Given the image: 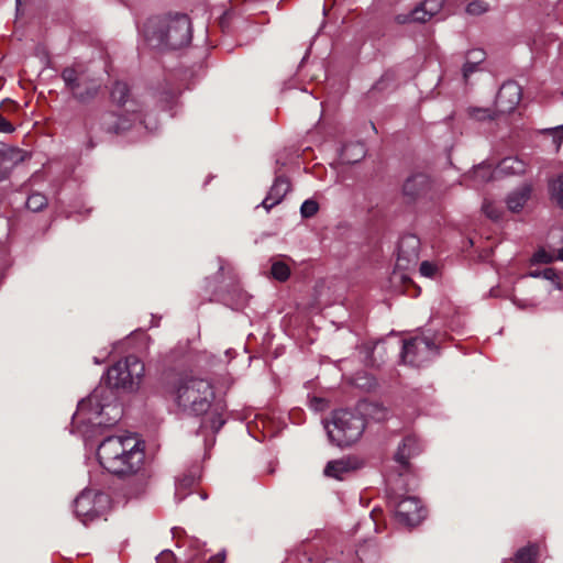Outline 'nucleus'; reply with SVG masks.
<instances>
[{"mask_svg": "<svg viewBox=\"0 0 563 563\" xmlns=\"http://www.w3.org/2000/svg\"><path fill=\"white\" fill-rule=\"evenodd\" d=\"M145 367L139 357L129 355L117 362L107 372V386H98L77 407L75 419L92 426H113L121 416L122 409L113 389L134 390L144 376Z\"/></svg>", "mask_w": 563, "mask_h": 563, "instance_id": "f257e3e1", "label": "nucleus"}, {"mask_svg": "<svg viewBox=\"0 0 563 563\" xmlns=\"http://www.w3.org/2000/svg\"><path fill=\"white\" fill-rule=\"evenodd\" d=\"M97 457L110 473L126 476L137 473L144 462L140 441L133 435L106 438L98 446Z\"/></svg>", "mask_w": 563, "mask_h": 563, "instance_id": "f03ea898", "label": "nucleus"}, {"mask_svg": "<svg viewBox=\"0 0 563 563\" xmlns=\"http://www.w3.org/2000/svg\"><path fill=\"white\" fill-rule=\"evenodd\" d=\"M191 38L192 25L186 14L158 18L152 22L148 30L150 42L163 49H181L190 44Z\"/></svg>", "mask_w": 563, "mask_h": 563, "instance_id": "7ed1b4c3", "label": "nucleus"}, {"mask_svg": "<svg viewBox=\"0 0 563 563\" xmlns=\"http://www.w3.org/2000/svg\"><path fill=\"white\" fill-rule=\"evenodd\" d=\"M174 393L177 406L184 412L195 416L206 413L214 399L211 384L195 376L180 377L175 384Z\"/></svg>", "mask_w": 563, "mask_h": 563, "instance_id": "20e7f679", "label": "nucleus"}, {"mask_svg": "<svg viewBox=\"0 0 563 563\" xmlns=\"http://www.w3.org/2000/svg\"><path fill=\"white\" fill-rule=\"evenodd\" d=\"M329 440L338 446H347L356 442L365 429L361 415L349 410H336L331 421L325 422Z\"/></svg>", "mask_w": 563, "mask_h": 563, "instance_id": "39448f33", "label": "nucleus"}, {"mask_svg": "<svg viewBox=\"0 0 563 563\" xmlns=\"http://www.w3.org/2000/svg\"><path fill=\"white\" fill-rule=\"evenodd\" d=\"M60 76L71 97L79 103H90L98 97L101 90L100 80L91 76L87 70L66 67Z\"/></svg>", "mask_w": 563, "mask_h": 563, "instance_id": "423d86ee", "label": "nucleus"}, {"mask_svg": "<svg viewBox=\"0 0 563 563\" xmlns=\"http://www.w3.org/2000/svg\"><path fill=\"white\" fill-rule=\"evenodd\" d=\"M438 346L426 336H416L404 342L401 358L412 366H422L438 355Z\"/></svg>", "mask_w": 563, "mask_h": 563, "instance_id": "0eeeda50", "label": "nucleus"}, {"mask_svg": "<svg viewBox=\"0 0 563 563\" xmlns=\"http://www.w3.org/2000/svg\"><path fill=\"white\" fill-rule=\"evenodd\" d=\"M107 496L90 489L81 492L74 501L76 517L84 523L93 520L102 512Z\"/></svg>", "mask_w": 563, "mask_h": 563, "instance_id": "6e6552de", "label": "nucleus"}, {"mask_svg": "<svg viewBox=\"0 0 563 563\" xmlns=\"http://www.w3.org/2000/svg\"><path fill=\"white\" fill-rule=\"evenodd\" d=\"M420 240L415 234L404 235L398 244L396 266L398 269L408 271L415 267L419 261Z\"/></svg>", "mask_w": 563, "mask_h": 563, "instance_id": "1a4fd4ad", "label": "nucleus"}, {"mask_svg": "<svg viewBox=\"0 0 563 563\" xmlns=\"http://www.w3.org/2000/svg\"><path fill=\"white\" fill-rule=\"evenodd\" d=\"M396 518L405 526L415 527L424 518V509L416 497H406L396 506Z\"/></svg>", "mask_w": 563, "mask_h": 563, "instance_id": "9d476101", "label": "nucleus"}, {"mask_svg": "<svg viewBox=\"0 0 563 563\" xmlns=\"http://www.w3.org/2000/svg\"><path fill=\"white\" fill-rule=\"evenodd\" d=\"M521 100V87L516 81L501 85L495 100L497 114L510 113Z\"/></svg>", "mask_w": 563, "mask_h": 563, "instance_id": "9b49d317", "label": "nucleus"}, {"mask_svg": "<svg viewBox=\"0 0 563 563\" xmlns=\"http://www.w3.org/2000/svg\"><path fill=\"white\" fill-rule=\"evenodd\" d=\"M363 462L356 456H343L338 460L329 461L323 470V473L328 477L342 481L352 472L361 468Z\"/></svg>", "mask_w": 563, "mask_h": 563, "instance_id": "f8f14e48", "label": "nucleus"}, {"mask_svg": "<svg viewBox=\"0 0 563 563\" xmlns=\"http://www.w3.org/2000/svg\"><path fill=\"white\" fill-rule=\"evenodd\" d=\"M429 187L430 179L427 175L415 174L406 179L402 190L406 196L417 198L427 192Z\"/></svg>", "mask_w": 563, "mask_h": 563, "instance_id": "ddd939ff", "label": "nucleus"}, {"mask_svg": "<svg viewBox=\"0 0 563 563\" xmlns=\"http://www.w3.org/2000/svg\"><path fill=\"white\" fill-rule=\"evenodd\" d=\"M441 9L439 0H426L410 12L413 22L424 23L434 16Z\"/></svg>", "mask_w": 563, "mask_h": 563, "instance_id": "4468645a", "label": "nucleus"}, {"mask_svg": "<svg viewBox=\"0 0 563 563\" xmlns=\"http://www.w3.org/2000/svg\"><path fill=\"white\" fill-rule=\"evenodd\" d=\"M130 119L117 117L112 112L104 113L101 118V128L108 133L119 134L131 128Z\"/></svg>", "mask_w": 563, "mask_h": 563, "instance_id": "2eb2a0df", "label": "nucleus"}, {"mask_svg": "<svg viewBox=\"0 0 563 563\" xmlns=\"http://www.w3.org/2000/svg\"><path fill=\"white\" fill-rule=\"evenodd\" d=\"M418 442L413 437H407L398 446L395 454V461L406 470L409 465V459L418 453Z\"/></svg>", "mask_w": 563, "mask_h": 563, "instance_id": "dca6fc26", "label": "nucleus"}, {"mask_svg": "<svg viewBox=\"0 0 563 563\" xmlns=\"http://www.w3.org/2000/svg\"><path fill=\"white\" fill-rule=\"evenodd\" d=\"M129 87L125 82L117 81L111 89V99L119 106L126 107L128 112L135 113L137 111L135 102L129 100Z\"/></svg>", "mask_w": 563, "mask_h": 563, "instance_id": "f3484780", "label": "nucleus"}, {"mask_svg": "<svg viewBox=\"0 0 563 563\" xmlns=\"http://www.w3.org/2000/svg\"><path fill=\"white\" fill-rule=\"evenodd\" d=\"M531 194L530 185H522L518 189L508 195L506 203L511 212L520 211L529 200Z\"/></svg>", "mask_w": 563, "mask_h": 563, "instance_id": "a211bd4d", "label": "nucleus"}, {"mask_svg": "<svg viewBox=\"0 0 563 563\" xmlns=\"http://www.w3.org/2000/svg\"><path fill=\"white\" fill-rule=\"evenodd\" d=\"M366 150L362 142L345 144L342 148L341 157L349 164L360 162L365 156Z\"/></svg>", "mask_w": 563, "mask_h": 563, "instance_id": "6ab92c4d", "label": "nucleus"}, {"mask_svg": "<svg viewBox=\"0 0 563 563\" xmlns=\"http://www.w3.org/2000/svg\"><path fill=\"white\" fill-rule=\"evenodd\" d=\"M498 172L504 175H522L526 163L518 157H506L498 165Z\"/></svg>", "mask_w": 563, "mask_h": 563, "instance_id": "aec40b11", "label": "nucleus"}, {"mask_svg": "<svg viewBox=\"0 0 563 563\" xmlns=\"http://www.w3.org/2000/svg\"><path fill=\"white\" fill-rule=\"evenodd\" d=\"M290 190V183L284 176H278L275 178L273 186L268 191V196L275 200V202H280L287 192Z\"/></svg>", "mask_w": 563, "mask_h": 563, "instance_id": "412c9836", "label": "nucleus"}, {"mask_svg": "<svg viewBox=\"0 0 563 563\" xmlns=\"http://www.w3.org/2000/svg\"><path fill=\"white\" fill-rule=\"evenodd\" d=\"M549 189L552 201L563 209V175L553 179L549 185Z\"/></svg>", "mask_w": 563, "mask_h": 563, "instance_id": "4be33fe9", "label": "nucleus"}, {"mask_svg": "<svg viewBox=\"0 0 563 563\" xmlns=\"http://www.w3.org/2000/svg\"><path fill=\"white\" fill-rule=\"evenodd\" d=\"M538 547L534 544L520 549L515 558V563H536Z\"/></svg>", "mask_w": 563, "mask_h": 563, "instance_id": "5701e85b", "label": "nucleus"}, {"mask_svg": "<svg viewBox=\"0 0 563 563\" xmlns=\"http://www.w3.org/2000/svg\"><path fill=\"white\" fill-rule=\"evenodd\" d=\"M25 205L29 210L38 212L47 206V198L41 192H33L27 197Z\"/></svg>", "mask_w": 563, "mask_h": 563, "instance_id": "b1692460", "label": "nucleus"}, {"mask_svg": "<svg viewBox=\"0 0 563 563\" xmlns=\"http://www.w3.org/2000/svg\"><path fill=\"white\" fill-rule=\"evenodd\" d=\"M26 157V153L20 148H8L3 152L0 161L3 162L4 165L7 163H11V167L20 162H23Z\"/></svg>", "mask_w": 563, "mask_h": 563, "instance_id": "393cba45", "label": "nucleus"}, {"mask_svg": "<svg viewBox=\"0 0 563 563\" xmlns=\"http://www.w3.org/2000/svg\"><path fill=\"white\" fill-rule=\"evenodd\" d=\"M271 274L275 279L285 282L290 275V269L286 263L276 261L272 264Z\"/></svg>", "mask_w": 563, "mask_h": 563, "instance_id": "a878e982", "label": "nucleus"}, {"mask_svg": "<svg viewBox=\"0 0 563 563\" xmlns=\"http://www.w3.org/2000/svg\"><path fill=\"white\" fill-rule=\"evenodd\" d=\"M467 114L470 118L481 121L485 119L494 120L497 115V112L492 111L488 108L471 107L467 109Z\"/></svg>", "mask_w": 563, "mask_h": 563, "instance_id": "bb28decb", "label": "nucleus"}, {"mask_svg": "<svg viewBox=\"0 0 563 563\" xmlns=\"http://www.w3.org/2000/svg\"><path fill=\"white\" fill-rule=\"evenodd\" d=\"M224 424V420L218 413H212L208 419H205L201 423V428L211 429L213 432H218Z\"/></svg>", "mask_w": 563, "mask_h": 563, "instance_id": "cd10ccee", "label": "nucleus"}, {"mask_svg": "<svg viewBox=\"0 0 563 563\" xmlns=\"http://www.w3.org/2000/svg\"><path fill=\"white\" fill-rule=\"evenodd\" d=\"M318 210L319 205L312 199L305 200L300 207V213L302 218H311L318 212Z\"/></svg>", "mask_w": 563, "mask_h": 563, "instance_id": "c85d7f7f", "label": "nucleus"}, {"mask_svg": "<svg viewBox=\"0 0 563 563\" xmlns=\"http://www.w3.org/2000/svg\"><path fill=\"white\" fill-rule=\"evenodd\" d=\"M489 9V5L481 0H474L470 2L466 7V12L472 15H479L485 12H487Z\"/></svg>", "mask_w": 563, "mask_h": 563, "instance_id": "c756f323", "label": "nucleus"}, {"mask_svg": "<svg viewBox=\"0 0 563 563\" xmlns=\"http://www.w3.org/2000/svg\"><path fill=\"white\" fill-rule=\"evenodd\" d=\"M367 410L368 415L377 421H382L387 418V409L378 404L371 405Z\"/></svg>", "mask_w": 563, "mask_h": 563, "instance_id": "7c9ffc66", "label": "nucleus"}, {"mask_svg": "<svg viewBox=\"0 0 563 563\" xmlns=\"http://www.w3.org/2000/svg\"><path fill=\"white\" fill-rule=\"evenodd\" d=\"M536 261L542 262V263H550L554 258L563 261V247L558 251L556 256L549 255L545 251H539L534 255Z\"/></svg>", "mask_w": 563, "mask_h": 563, "instance_id": "2f4dec72", "label": "nucleus"}, {"mask_svg": "<svg viewBox=\"0 0 563 563\" xmlns=\"http://www.w3.org/2000/svg\"><path fill=\"white\" fill-rule=\"evenodd\" d=\"M543 132L552 135L553 143L555 144V147L558 151L563 141V125L552 128V129H547Z\"/></svg>", "mask_w": 563, "mask_h": 563, "instance_id": "473e14b6", "label": "nucleus"}, {"mask_svg": "<svg viewBox=\"0 0 563 563\" xmlns=\"http://www.w3.org/2000/svg\"><path fill=\"white\" fill-rule=\"evenodd\" d=\"M483 211L492 220L497 221L500 219L501 211L493 202H485L483 205Z\"/></svg>", "mask_w": 563, "mask_h": 563, "instance_id": "72a5a7b5", "label": "nucleus"}, {"mask_svg": "<svg viewBox=\"0 0 563 563\" xmlns=\"http://www.w3.org/2000/svg\"><path fill=\"white\" fill-rule=\"evenodd\" d=\"M478 64L474 63L473 60H465L463 68H462V75L465 82H467L470 76L478 70Z\"/></svg>", "mask_w": 563, "mask_h": 563, "instance_id": "f704fd0d", "label": "nucleus"}, {"mask_svg": "<svg viewBox=\"0 0 563 563\" xmlns=\"http://www.w3.org/2000/svg\"><path fill=\"white\" fill-rule=\"evenodd\" d=\"M474 177L476 179H481L482 181H488L493 177V174L489 167L478 166L474 170Z\"/></svg>", "mask_w": 563, "mask_h": 563, "instance_id": "c9c22d12", "label": "nucleus"}, {"mask_svg": "<svg viewBox=\"0 0 563 563\" xmlns=\"http://www.w3.org/2000/svg\"><path fill=\"white\" fill-rule=\"evenodd\" d=\"M419 271L424 277H433L437 272V266L433 263L424 261L420 264Z\"/></svg>", "mask_w": 563, "mask_h": 563, "instance_id": "e433bc0d", "label": "nucleus"}, {"mask_svg": "<svg viewBox=\"0 0 563 563\" xmlns=\"http://www.w3.org/2000/svg\"><path fill=\"white\" fill-rule=\"evenodd\" d=\"M467 60H473L476 64H482L485 59V52L482 49H472L466 54Z\"/></svg>", "mask_w": 563, "mask_h": 563, "instance_id": "4c0bfd02", "label": "nucleus"}, {"mask_svg": "<svg viewBox=\"0 0 563 563\" xmlns=\"http://www.w3.org/2000/svg\"><path fill=\"white\" fill-rule=\"evenodd\" d=\"M157 563H174L175 558L172 551L165 550L156 558Z\"/></svg>", "mask_w": 563, "mask_h": 563, "instance_id": "58836bf2", "label": "nucleus"}, {"mask_svg": "<svg viewBox=\"0 0 563 563\" xmlns=\"http://www.w3.org/2000/svg\"><path fill=\"white\" fill-rule=\"evenodd\" d=\"M194 483H195V478L192 476H185V477L180 478L177 484V493L183 488L184 489L189 488L191 485H194Z\"/></svg>", "mask_w": 563, "mask_h": 563, "instance_id": "ea45409f", "label": "nucleus"}, {"mask_svg": "<svg viewBox=\"0 0 563 563\" xmlns=\"http://www.w3.org/2000/svg\"><path fill=\"white\" fill-rule=\"evenodd\" d=\"M14 131V126L4 117L0 114V132L11 133Z\"/></svg>", "mask_w": 563, "mask_h": 563, "instance_id": "a19ab883", "label": "nucleus"}, {"mask_svg": "<svg viewBox=\"0 0 563 563\" xmlns=\"http://www.w3.org/2000/svg\"><path fill=\"white\" fill-rule=\"evenodd\" d=\"M11 173V166L4 165L3 162L0 161V181L7 179Z\"/></svg>", "mask_w": 563, "mask_h": 563, "instance_id": "79ce46f5", "label": "nucleus"}, {"mask_svg": "<svg viewBox=\"0 0 563 563\" xmlns=\"http://www.w3.org/2000/svg\"><path fill=\"white\" fill-rule=\"evenodd\" d=\"M276 205H278V202H275V200H273L268 195L261 203V206L265 208L266 211H269Z\"/></svg>", "mask_w": 563, "mask_h": 563, "instance_id": "37998d69", "label": "nucleus"}, {"mask_svg": "<svg viewBox=\"0 0 563 563\" xmlns=\"http://www.w3.org/2000/svg\"><path fill=\"white\" fill-rule=\"evenodd\" d=\"M396 21L399 23V24H405V23H408V22H413L412 19L410 18V13L408 14H399L396 16Z\"/></svg>", "mask_w": 563, "mask_h": 563, "instance_id": "c03bdc74", "label": "nucleus"}, {"mask_svg": "<svg viewBox=\"0 0 563 563\" xmlns=\"http://www.w3.org/2000/svg\"><path fill=\"white\" fill-rule=\"evenodd\" d=\"M225 559L224 552L218 553L214 556L210 558L209 563H223Z\"/></svg>", "mask_w": 563, "mask_h": 563, "instance_id": "a18cd8bd", "label": "nucleus"}, {"mask_svg": "<svg viewBox=\"0 0 563 563\" xmlns=\"http://www.w3.org/2000/svg\"><path fill=\"white\" fill-rule=\"evenodd\" d=\"M365 547H361L360 549L356 550V554L357 556L360 558L361 561H364L366 558H365Z\"/></svg>", "mask_w": 563, "mask_h": 563, "instance_id": "49530a36", "label": "nucleus"}, {"mask_svg": "<svg viewBox=\"0 0 563 563\" xmlns=\"http://www.w3.org/2000/svg\"><path fill=\"white\" fill-rule=\"evenodd\" d=\"M554 275H555V273H554V271H553V269H551V268H548V269H545V271L543 272V276H544V278H547V279H552Z\"/></svg>", "mask_w": 563, "mask_h": 563, "instance_id": "de8ad7c7", "label": "nucleus"}, {"mask_svg": "<svg viewBox=\"0 0 563 563\" xmlns=\"http://www.w3.org/2000/svg\"><path fill=\"white\" fill-rule=\"evenodd\" d=\"M510 299H511V301H512L516 306H518L519 308H525V307H526V305H522V303H521L519 300H517L515 297H511Z\"/></svg>", "mask_w": 563, "mask_h": 563, "instance_id": "09e8293b", "label": "nucleus"}, {"mask_svg": "<svg viewBox=\"0 0 563 563\" xmlns=\"http://www.w3.org/2000/svg\"><path fill=\"white\" fill-rule=\"evenodd\" d=\"M489 295L492 297H498L499 295L497 294L496 289L492 288L490 291H489Z\"/></svg>", "mask_w": 563, "mask_h": 563, "instance_id": "8fccbe9b", "label": "nucleus"}, {"mask_svg": "<svg viewBox=\"0 0 563 563\" xmlns=\"http://www.w3.org/2000/svg\"><path fill=\"white\" fill-rule=\"evenodd\" d=\"M24 0H16V10L19 11L20 10V7L22 5V2Z\"/></svg>", "mask_w": 563, "mask_h": 563, "instance_id": "3c124183", "label": "nucleus"}, {"mask_svg": "<svg viewBox=\"0 0 563 563\" xmlns=\"http://www.w3.org/2000/svg\"><path fill=\"white\" fill-rule=\"evenodd\" d=\"M89 147H93V143L91 141L89 142Z\"/></svg>", "mask_w": 563, "mask_h": 563, "instance_id": "603ef678", "label": "nucleus"}, {"mask_svg": "<svg viewBox=\"0 0 563 563\" xmlns=\"http://www.w3.org/2000/svg\"><path fill=\"white\" fill-rule=\"evenodd\" d=\"M379 347V344L377 343L375 346H374V350H377Z\"/></svg>", "mask_w": 563, "mask_h": 563, "instance_id": "864d4df0", "label": "nucleus"}]
</instances>
